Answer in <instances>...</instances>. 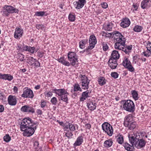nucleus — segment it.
I'll return each instance as SVG.
<instances>
[{
  "label": "nucleus",
  "mask_w": 151,
  "mask_h": 151,
  "mask_svg": "<svg viewBox=\"0 0 151 151\" xmlns=\"http://www.w3.org/2000/svg\"><path fill=\"white\" fill-rule=\"evenodd\" d=\"M37 122L33 121L29 117L24 118L20 125L21 130L23 131L22 134L24 136L30 137L34 133L38 126Z\"/></svg>",
  "instance_id": "obj_1"
},
{
  "label": "nucleus",
  "mask_w": 151,
  "mask_h": 151,
  "mask_svg": "<svg viewBox=\"0 0 151 151\" xmlns=\"http://www.w3.org/2000/svg\"><path fill=\"white\" fill-rule=\"evenodd\" d=\"M129 142L138 149H140L144 147L146 145V142L142 138L141 134L136 133L128 135Z\"/></svg>",
  "instance_id": "obj_2"
},
{
  "label": "nucleus",
  "mask_w": 151,
  "mask_h": 151,
  "mask_svg": "<svg viewBox=\"0 0 151 151\" xmlns=\"http://www.w3.org/2000/svg\"><path fill=\"white\" fill-rule=\"evenodd\" d=\"M123 102V108L126 111L133 113L135 111V105L132 101L128 100L122 101Z\"/></svg>",
  "instance_id": "obj_3"
},
{
  "label": "nucleus",
  "mask_w": 151,
  "mask_h": 151,
  "mask_svg": "<svg viewBox=\"0 0 151 151\" xmlns=\"http://www.w3.org/2000/svg\"><path fill=\"white\" fill-rule=\"evenodd\" d=\"M53 91L56 94L60 97L61 99L66 103H68V95L69 93L64 89H56L53 90Z\"/></svg>",
  "instance_id": "obj_4"
},
{
  "label": "nucleus",
  "mask_w": 151,
  "mask_h": 151,
  "mask_svg": "<svg viewBox=\"0 0 151 151\" xmlns=\"http://www.w3.org/2000/svg\"><path fill=\"white\" fill-rule=\"evenodd\" d=\"M19 10L11 6L5 5L3 7V16L8 17L10 13H18Z\"/></svg>",
  "instance_id": "obj_5"
},
{
  "label": "nucleus",
  "mask_w": 151,
  "mask_h": 151,
  "mask_svg": "<svg viewBox=\"0 0 151 151\" xmlns=\"http://www.w3.org/2000/svg\"><path fill=\"white\" fill-rule=\"evenodd\" d=\"M113 34L114 35L113 37H114L116 41L114 44V46L116 45V47H118L119 43H124V41H125L126 39L118 31H116L113 32Z\"/></svg>",
  "instance_id": "obj_6"
},
{
  "label": "nucleus",
  "mask_w": 151,
  "mask_h": 151,
  "mask_svg": "<svg viewBox=\"0 0 151 151\" xmlns=\"http://www.w3.org/2000/svg\"><path fill=\"white\" fill-rule=\"evenodd\" d=\"M103 130L108 135L111 136L113 134V129L112 127L108 123L104 122L102 125Z\"/></svg>",
  "instance_id": "obj_7"
},
{
  "label": "nucleus",
  "mask_w": 151,
  "mask_h": 151,
  "mask_svg": "<svg viewBox=\"0 0 151 151\" xmlns=\"http://www.w3.org/2000/svg\"><path fill=\"white\" fill-rule=\"evenodd\" d=\"M79 77L81 78L82 88L84 89H87L88 88V85L90 81L85 75H80Z\"/></svg>",
  "instance_id": "obj_8"
},
{
  "label": "nucleus",
  "mask_w": 151,
  "mask_h": 151,
  "mask_svg": "<svg viewBox=\"0 0 151 151\" xmlns=\"http://www.w3.org/2000/svg\"><path fill=\"white\" fill-rule=\"evenodd\" d=\"M89 46L84 51H88L93 49L97 43V40L96 37L93 35H90L89 40Z\"/></svg>",
  "instance_id": "obj_9"
},
{
  "label": "nucleus",
  "mask_w": 151,
  "mask_h": 151,
  "mask_svg": "<svg viewBox=\"0 0 151 151\" xmlns=\"http://www.w3.org/2000/svg\"><path fill=\"white\" fill-rule=\"evenodd\" d=\"M21 96L22 97L24 98H32L34 96V95L32 90L27 89L24 91Z\"/></svg>",
  "instance_id": "obj_10"
},
{
  "label": "nucleus",
  "mask_w": 151,
  "mask_h": 151,
  "mask_svg": "<svg viewBox=\"0 0 151 151\" xmlns=\"http://www.w3.org/2000/svg\"><path fill=\"white\" fill-rule=\"evenodd\" d=\"M21 111L24 112H31L34 113L35 112L33 108L29 105H24L22 106L21 109Z\"/></svg>",
  "instance_id": "obj_11"
},
{
  "label": "nucleus",
  "mask_w": 151,
  "mask_h": 151,
  "mask_svg": "<svg viewBox=\"0 0 151 151\" xmlns=\"http://www.w3.org/2000/svg\"><path fill=\"white\" fill-rule=\"evenodd\" d=\"M17 98L15 96L10 95L8 99L9 104L11 106H14L17 104Z\"/></svg>",
  "instance_id": "obj_12"
},
{
  "label": "nucleus",
  "mask_w": 151,
  "mask_h": 151,
  "mask_svg": "<svg viewBox=\"0 0 151 151\" xmlns=\"http://www.w3.org/2000/svg\"><path fill=\"white\" fill-rule=\"evenodd\" d=\"M124 43L123 44H121V43H119V46L118 47H116V45L114 46V48L116 49H118L120 50H122L126 54H128L129 53V51L126 49L125 47V41H124Z\"/></svg>",
  "instance_id": "obj_13"
},
{
  "label": "nucleus",
  "mask_w": 151,
  "mask_h": 151,
  "mask_svg": "<svg viewBox=\"0 0 151 151\" xmlns=\"http://www.w3.org/2000/svg\"><path fill=\"white\" fill-rule=\"evenodd\" d=\"M130 24V21L129 19L127 18H125L122 19L120 24L122 27L123 28H126L128 27Z\"/></svg>",
  "instance_id": "obj_14"
},
{
  "label": "nucleus",
  "mask_w": 151,
  "mask_h": 151,
  "mask_svg": "<svg viewBox=\"0 0 151 151\" xmlns=\"http://www.w3.org/2000/svg\"><path fill=\"white\" fill-rule=\"evenodd\" d=\"M23 33L22 29L19 28H16L14 33V37L16 38H19L21 37Z\"/></svg>",
  "instance_id": "obj_15"
},
{
  "label": "nucleus",
  "mask_w": 151,
  "mask_h": 151,
  "mask_svg": "<svg viewBox=\"0 0 151 151\" xmlns=\"http://www.w3.org/2000/svg\"><path fill=\"white\" fill-rule=\"evenodd\" d=\"M108 62L109 66L111 69H115L118 65L117 60L115 59H110Z\"/></svg>",
  "instance_id": "obj_16"
},
{
  "label": "nucleus",
  "mask_w": 151,
  "mask_h": 151,
  "mask_svg": "<svg viewBox=\"0 0 151 151\" xmlns=\"http://www.w3.org/2000/svg\"><path fill=\"white\" fill-rule=\"evenodd\" d=\"M0 78L10 81L13 79V77L12 76L9 74H2L0 73Z\"/></svg>",
  "instance_id": "obj_17"
},
{
  "label": "nucleus",
  "mask_w": 151,
  "mask_h": 151,
  "mask_svg": "<svg viewBox=\"0 0 151 151\" xmlns=\"http://www.w3.org/2000/svg\"><path fill=\"white\" fill-rule=\"evenodd\" d=\"M91 92L89 90H87L82 93V97L80 98V100L81 101H83L86 99V98L89 96Z\"/></svg>",
  "instance_id": "obj_18"
},
{
  "label": "nucleus",
  "mask_w": 151,
  "mask_h": 151,
  "mask_svg": "<svg viewBox=\"0 0 151 151\" xmlns=\"http://www.w3.org/2000/svg\"><path fill=\"white\" fill-rule=\"evenodd\" d=\"M151 2L149 0L143 1L141 4V7L143 9L149 7L151 5Z\"/></svg>",
  "instance_id": "obj_19"
},
{
  "label": "nucleus",
  "mask_w": 151,
  "mask_h": 151,
  "mask_svg": "<svg viewBox=\"0 0 151 151\" xmlns=\"http://www.w3.org/2000/svg\"><path fill=\"white\" fill-rule=\"evenodd\" d=\"M23 50L25 51H28L32 54L34 53L35 52H36L38 50L37 49H36L34 47H31L27 46H24Z\"/></svg>",
  "instance_id": "obj_20"
},
{
  "label": "nucleus",
  "mask_w": 151,
  "mask_h": 151,
  "mask_svg": "<svg viewBox=\"0 0 151 151\" xmlns=\"http://www.w3.org/2000/svg\"><path fill=\"white\" fill-rule=\"evenodd\" d=\"M83 137L81 136H79L77 139L73 144L74 146H79L82 144L83 142Z\"/></svg>",
  "instance_id": "obj_21"
},
{
  "label": "nucleus",
  "mask_w": 151,
  "mask_h": 151,
  "mask_svg": "<svg viewBox=\"0 0 151 151\" xmlns=\"http://www.w3.org/2000/svg\"><path fill=\"white\" fill-rule=\"evenodd\" d=\"M130 145L128 143L125 142L123 146L126 150L127 151H133L134 149V144H131Z\"/></svg>",
  "instance_id": "obj_22"
},
{
  "label": "nucleus",
  "mask_w": 151,
  "mask_h": 151,
  "mask_svg": "<svg viewBox=\"0 0 151 151\" xmlns=\"http://www.w3.org/2000/svg\"><path fill=\"white\" fill-rule=\"evenodd\" d=\"M87 106L88 108L91 111L94 110L96 108V103L90 101L87 103Z\"/></svg>",
  "instance_id": "obj_23"
},
{
  "label": "nucleus",
  "mask_w": 151,
  "mask_h": 151,
  "mask_svg": "<svg viewBox=\"0 0 151 151\" xmlns=\"http://www.w3.org/2000/svg\"><path fill=\"white\" fill-rule=\"evenodd\" d=\"M120 56L118 51L116 50H113L111 53V58L110 59L116 60L119 59Z\"/></svg>",
  "instance_id": "obj_24"
},
{
  "label": "nucleus",
  "mask_w": 151,
  "mask_h": 151,
  "mask_svg": "<svg viewBox=\"0 0 151 151\" xmlns=\"http://www.w3.org/2000/svg\"><path fill=\"white\" fill-rule=\"evenodd\" d=\"M58 61L59 62L61 63L63 65L67 66L70 65V63L67 61L65 60L64 58L62 57L58 59Z\"/></svg>",
  "instance_id": "obj_25"
},
{
  "label": "nucleus",
  "mask_w": 151,
  "mask_h": 151,
  "mask_svg": "<svg viewBox=\"0 0 151 151\" xmlns=\"http://www.w3.org/2000/svg\"><path fill=\"white\" fill-rule=\"evenodd\" d=\"M112 140L111 139H110L106 140L104 142V147H109L112 145Z\"/></svg>",
  "instance_id": "obj_26"
},
{
  "label": "nucleus",
  "mask_w": 151,
  "mask_h": 151,
  "mask_svg": "<svg viewBox=\"0 0 151 151\" xmlns=\"http://www.w3.org/2000/svg\"><path fill=\"white\" fill-rule=\"evenodd\" d=\"M88 43V40L87 39L83 40H81L79 42V47L82 49L84 48L85 45L86 44Z\"/></svg>",
  "instance_id": "obj_27"
},
{
  "label": "nucleus",
  "mask_w": 151,
  "mask_h": 151,
  "mask_svg": "<svg viewBox=\"0 0 151 151\" xmlns=\"http://www.w3.org/2000/svg\"><path fill=\"white\" fill-rule=\"evenodd\" d=\"M65 127L66 129H69L70 131H74L76 130V127L74 124L68 123V124L65 125Z\"/></svg>",
  "instance_id": "obj_28"
},
{
  "label": "nucleus",
  "mask_w": 151,
  "mask_h": 151,
  "mask_svg": "<svg viewBox=\"0 0 151 151\" xmlns=\"http://www.w3.org/2000/svg\"><path fill=\"white\" fill-rule=\"evenodd\" d=\"M113 24L111 22L109 23L104 27V29L105 30L111 31L113 27Z\"/></svg>",
  "instance_id": "obj_29"
},
{
  "label": "nucleus",
  "mask_w": 151,
  "mask_h": 151,
  "mask_svg": "<svg viewBox=\"0 0 151 151\" xmlns=\"http://www.w3.org/2000/svg\"><path fill=\"white\" fill-rule=\"evenodd\" d=\"M68 56L69 60H71L74 58L77 57L76 56V54L74 52H69L68 53Z\"/></svg>",
  "instance_id": "obj_30"
},
{
  "label": "nucleus",
  "mask_w": 151,
  "mask_h": 151,
  "mask_svg": "<svg viewBox=\"0 0 151 151\" xmlns=\"http://www.w3.org/2000/svg\"><path fill=\"white\" fill-rule=\"evenodd\" d=\"M116 137L118 142L119 144H122L124 142L123 136L121 135H119Z\"/></svg>",
  "instance_id": "obj_31"
},
{
  "label": "nucleus",
  "mask_w": 151,
  "mask_h": 151,
  "mask_svg": "<svg viewBox=\"0 0 151 151\" xmlns=\"http://www.w3.org/2000/svg\"><path fill=\"white\" fill-rule=\"evenodd\" d=\"M98 82L99 84L102 86L106 83V80L104 78L101 77L99 79Z\"/></svg>",
  "instance_id": "obj_32"
},
{
  "label": "nucleus",
  "mask_w": 151,
  "mask_h": 151,
  "mask_svg": "<svg viewBox=\"0 0 151 151\" xmlns=\"http://www.w3.org/2000/svg\"><path fill=\"white\" fill-rule=\"evenodd\" d=\"M35 59L33 57H30L28 58L27 59V62L31 65H33L34 63Z\"/></svg>",
  "instance_id": "obj_33"
},
{
  "label": "nucleus",
  "mask_w": 151,
  "mask_h": 151,
  "mask_svg": "<svg viewBox=\"0 0 151 151\" xmlns=\"http://www.w3.org/2000/svg\"><path fill=\"white\" fill-rule=\"evenodd\" d=\"M126 126L130 130L133 129L136 127L135 123L133 122H130L128 124H127Z\"/></svg>",
  "instance_id": "obj_34"
},
{
  "label": "nucleus",
  "mask_w": 151,
  "mask_h": 151,
  "mask_svg": "<svg viewBox=\"0 0 151 151\" xmlns=\"http://www.w3.org/2000/svg\"><path fill=\"white\" fill-rule=\"evenodd\" d=\"M131 63L129 61L127 58L126 59L123 61L122 63L123 65L126 68L129 66V65L131 64Z\"/></svg>",
  "instance_id": "obj_35"
},
{
  "label": "nucleus",
  "mask_w": 151,
  "mask_h": 151,
  "mask_svg": "<svg viewBox=\"0 0 151 151\" xmlns=\"http://www.w3.org/2000/svg\"><path fill=\"white\" fill-rule=\"evenodd\" d=\"M85 3H83L82 5H81V3H80L79 1H76L74 2L73 4L75 5H76V8L78 9H80L82 8Z\"/></svg>",
  "instance_id": "obj_36"
},
{
  "label": "nucleus",
  "mask_w": 151,
  "mask_h": 151,
  "mask_svg": "<svg viewBox=\"0 0 151 151\" xmlns=\"http://www.w3.org/2000/svg\"><path fill=\"white\" fill-rule=\"evenodd\" d=\"M132 118L131 116H128L127 117L125 121L124 124L126 126L127 125V124H128L129 123H131L133 122Z\"/></svg>",
  "instance_id": "obj_37"
},
{
  "label": "nucleus",
  "mask_w": 151,
  "mask_h": 151,
  "mask_svg": "<svg viewBox=\"0 0 151 151\" xmlns=\"http://www.w3.org/2000/svg\"><path fill=\"white\" fill-rule=\"evenodd\" d=\"M132 94L133 98L135 100H137L138 99V94L137 92L135 90L132 91Z\"/></svg>",
  "instance_id": "obj_38"
},
{
  "label": "nucleus",
  "mask_w": 151,
  "mask_h": 151,
  "mask_svg": "<svg viewBox=\"0 0 151 151\" xmlns=\"http://www.w3.org/2000/svg\"><path fill=\"white\" fill-rule=\"evenodd\" d=\"M142 26L139 25H137L134 27V30L136 32H139L142 31Z\"/></svg>",
  "instance_id": "obj_39"
},
{
  "label": "nucleus",
  "mask_w": 151,
  "mask_h": 151,
  "mask_svg": "<svg viewBox=\"0 0 151 151\" xmlns=\"http://www.w3.org/2000/svg\"><path fill=\"white\" fill-rule=\"evenodd\" d=\"M114 35L113 32L111 33L105 32H104L103 33V36H105L107 37H113V35Z\"/></svg>",
  "instance_id": "obj_40"
},
{
  "label": "nucleus",
  "mask_w": 151,
  "mask_h": 151,
  "mask_svg": "<svg viewBox=\"0 0 151 151\" xmlns=\"http://www.w3.org/2000/svg\"><path fill=\"white\" fill-rule=\"evenodd\" d=\"M151 50L149 49H147V50L142 52L143 53H144V56L147 57H149L151 55Z\"/></svg>",
  "instance_id": "obj_41"
},
{
  "label": "nucleus",
  "mask_w": 151,
  "mask_h": 151,
  "mask_svg": "<svg viewBox=\"0 0 151 151\" xmlns=\"http://www.w3.org/2000/svg\"><path fill=\"white\" fill-rule=\"evenodd\" d=\"M101 45L103 46V49L104 51L107 50L109 48L108 45L106 42H102Z\"/></svg>",
  "instance_id": "obj_42"
},
{
  "label": "nucleus",
  "mask_w": 151,
  "mask_h": 151,
  "mask_svg": "<svg viewBox=\"0 0 151 151\" xmlns=\"http://www.w3.org/2000/svg\"><path fill=\"white\" fill-rule=\"evenodd\" d=\"M69 61L70 62V64L71 65L73 66H74L76 65V63L78 62L77 57L71 59V60H70Z\"/></svg>",
  "instance_id": "obj_43"
},
{
  "label": "nucleus",
  "mask_w": 151,
  "mask_h": 151,
  "mask_svg": "<svg viewBox=\"0 0 151 151\" xmlns=\"http://www.w3.org/2000/svg\"><path fill=\"white\" fill-rule=\"evenodd\" d=\"M3 138L4 140L7 142H9L11 139L10 137L8 134H6L5 136H4Z\"/></svg>",
  "instance_id": "obj_44"
},
{
  "label": "nucleus",
  "mask_w": 151,
  "mask_h": 151,
  "mask_svg": "<svg viewBox=\"0 0 151 151\" xmlns=\"http://www.w3.org/2000/svg\"><path fill=\"white\" fill-rule=\"evenodd\" d=\"M75 16L74 15L70 14L68 16L69 20L71 22L74 21L75 19Z\"/></svg>",
  "instance_id": "obj_45"
},
{
  "label": "nucleus",
  "mask_w": 151,
  "mask_h": 151,
  "mask_svg": "<svg viewBox=\"0 0 151 151\" xmlns=\"http://www.w3.org/2000/svg\"><path fill=\"white\" fill-rule=\"evenodd\" d=\"M139 56L137 55H136L133 57V63L136 64L137 62H138V60H137V59H139L140 58H139Z\"/></svg>",
  "instance_id": "obj_46"
},
{
  "label": "nucleus",
  "mask_w": 151,
  "mask_h": 151,
  "mask_svg": "<svg viewBox=\"0 0 151 151\" xmlns=\"http://www.w3.org/2000/svg\"><path fill=\"white\" fill-rule=\"evenodd\" d=\"M18 57H19V59L20 61H23L25 60L24 58V56L22 54H18Z\"/></svg>",
  "instance_id": "obj_47"
},
{
  "label": "nucleus",
  "mask_w": 151,
  "mask_h": 151,
  "mask_svg": "<svg viewBox=\"0 0 151 151\" xmlns=\"http://www.w3.org/2000/svg\"><path fill=\"white\" fill-rule=\"evenodd\" d=\"M126 68H127L129 71L131 72L134 71V69L132 66L131 63L129 65V66L127 67Z\"/></svg>",
  "instance_id": "obj_48"
},
{
  "label": "nucleus",
  "mask_w": 151,
  "mask_h": 151,
  "mask_svg": "<svg viewBox=\"0 0 151 151\" xmlns=\"http://www.w3.org/2000/svg\"><path fill=\"white\" fill-rule=\"evenodd\" d=\"M74 91H81V89L80 88L79 85L78 84H75L74 86Z\"/></svg>",
  "instance_id": "obj_49"
},
{
  "label": "nucleus",
  "mask_w": 151,
  "mask_h": 151,
  "mask_svg": "<svg viewBox=\"0 0 151 151\" xmlns=\"http://www.w3.org/2000/svg\"><path fill=\"white\" fill-rule=\"evenodd\" d=\"M51 102L53 104L55 105L58 102V100L56 97H53L51 99Z\"/></svg>",
  "instance_id": "obj_50"
},
{
  "label": "nucleus",
  "mask_w": 151,
  "mask_h": 151,
  "mask_svg": "<svg viewBox=\"0 0 151 151\" xmlns=\"http://www.w3.org/2000/svg\"><path fill=\"white\" fill-rule=\"evenodd\" d=\"M45 14L44 12H37L35 13V15L38 16H43Z\"/></svg>",
  "instance_id": "obj_51"
},
{
  "label": "nucleus",
  "mask_w": 151,
  "mask_h": 151,
  "mask_svg": "<svg viewBox=\"0 0 151 151\" xmlns=\"http://www.w3.org/2000/svg\"><path fill=\"white\" fill-rule=\"evenodd\" d=\"M111 76L113 78L116 79L118 77L119 74L116 72H113L111 73Z\"/></svg>",
  "instance_id": "obj_52"
},
{
  "label": "nucleus",
  "mask_w": 151,
  "mask_h": 151,
  "mask_svg": "<svg viewBox=\"0 0 151 151\" xmlns=\"http://www.w3.org/2000/svg\"><path fill=\"white\" fill-rule=\"evenodd\" d=\"M65 135L68 138H70L73 136V134L72 132L68 131L65 133Z\"/></svg>",
  "instance_id": "obj_53"
},
{
  "label": "nucleus",
  "mask_w": 151,
  "mask_h": 151,
  "mask_svg": "<svg viewBox=\"0 0 151 151\" xmlns=\"http://www.w3.org/2000/svg\"><path fill=\"white\" fill-rule=\"evenodd\" d=\"M34 65L36 67H39L40 66V64L39 61L36 59H35L34 62Z\"/></svg>",
  "instance_id": "obj_54"
},
{
  "label": "nucleus",
  "mask_w": 151,
  "mask_h": 151,
  "mask_svg": "<svg viewBox=\"0 0 151 151\" xmlns=\"http://www.w3.org/2000/svg\"><path fill=\"white\" fill-rule=\"evenodd\" d=\"M101 5L102 8L104 9H106L108 7L107 4L106 2H103L101 4Z\"/></svg>",
  "instance_id": "obj_55"
},
{
  "label": "nucleus",
  "mask_w": 151,
  "mask_h": 151,
  "mask_svg": "<svg viewBox=\"0 0 151 151\" xmlns=\"http://www.w3.org/2000/svg\"><path fill=\"white\" fill-rule=\"evenodd\" d=\"M45 96L47 97H51L52 95V92H49L47 93H45Z\"/></svg>",
  "instance_id": "obj_56"
},
{
  "label": "nucleus",
  "mask_w": 151,
  "mask_h": 151,
  "mask_svg": "<svg viewBox=\"0 0 151 151\" xmlns=\"http://www.w3.org/2000/svg\"><path fill=\"white\" fill-rule=\"evenodd\" d=\"M147 49H149L151 50V42L148 41L147 43V45L146 47Z\"/></svg>",
  "instance_id": "obj_57"
},
{
  "label": "nucleus",
  "mask_w": 151,
  "mask_h": 151,
  "mask_svg": "<svg viewBox=\"0 0 151 151\" xmlns=\"http://www.w3.org/2000/svg\"><path fill=\"white\" fill-rule=\"evenodd\" d=\"M46 105V102L44 101H42L41 102V107L42 108L44 107Z\"/></svg>",
  "instance_id": "obj_58"
},
{
  "label": "nucleus",
  "mask_w": 151,
  "mask_h": 151,
  "mask_svg": "<svg viewBox=\"0 0 151 151\" xmlns=\"http://www.w3.org/2000/svg\"><path fill=\"white\" fill-rule=\"evenodd\" d=\"M36 27L38 29H42L43 27V25L41 24H37L36 25Z\"/></svg>",
  "instance_id": "obj_59"
},
{
  "label": "nucleus",
  "mask_w": 151,
  "mask_h": 151,
  "mask_svg": "<svg viewBox=\"0 0 151 151\" xmlns=\"http://www.w3.org/2000/svg\"><path fill=\"white\" fill-rule=\"evenodd\" d=\"M37 53H38V56L39 57L41 58H42L43 57V55L42 52L38 51L37 52Z\"/></svg>",
  "instance_id": "obj_60"
},
{
  "label": "nucleus",
  "mask_w": 151,
  "mask_h": 151,
  "mask_svg": "<svg viewBox=\"0 0 151 151\" xmlns=\"http://www.w3.org/2000/svg\"><path fill=\"white\" fill-rule=\"evenodd\" d=\"M4 108L3 105H0V112H2L4 111Z\"/></svg>",
  "instance_id": "obj_61"
},
{
  "label": "nucleus",
  "mask_w": 151,
  "mask_h": 151,
  "mask_svg": "<svg viewBox=\"0 0 151 151\" xmlns=\"http://www.w3.org/2000/svg\"><path fill=\"white\" fill-rule=\"evenodd\" d=\"M36 112L38 115H41L42 114V111L40 109H37Z\"/></svg>",
  "instance_id": "obj_62"
},
{
  "label": "nucleus",
  "mask_w": 151,
  "mask_h": 151,
  "mask_svg": "<svg viewBox=\"0 0 151 151\" xmlns=\"http://www.w3.org/2000/svg\"><path fill=\"white\" fill-rule=\"evenodd\" d=\"M86 128L89 129L91 127V125L89 124H87L85 125Z\"/></svg>",
  "instance_id": "obj_63"
},
{
  "label": "nucleus",
  "mask_w": 151,
  "mask_h": 151,
  "mask_svg": "<svg viewBox=\"0 0 151 151\" xmlns=\"http://www.w3.org/2000/svg\"><path fill=\"white\" fill-rule=\"evenodd\" d=\"M133 6L135 9V10H137L138 9V6L137 4H134L133 5Z\"/></svg>",
  "instance_id": "obj_64"
}]
</instances>
